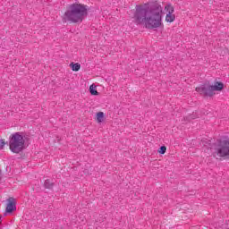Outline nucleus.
<instances>
[{"mask_svg":"<svg viewBox=\"0 0 229 229\" xmlns=\"http://www.w3.org/2000/svg\"><path fill=\"white\" fill-rule=\"evenodd\" d=\"M163 15L164 8L158 1H154L150 2L148 7L136 5L133 19L138 26L143 24L147 30H157V28H164Z\"/></svg>","mask_w":229,"mask_h":229,"instance_id":"f257e3e1","label":"nucleus"},{"mask_svg":"<svg viewBox=\"0 0 229 229\" xmlns=\"http://www.w3.org/2000/svg\"><path fill=\"white\" fill-rule=\"evenodd\" d=\"M89 16V5L85 4L73 3L70 4L63 17V22H72V24H81L85 18Z\"/></svg>","mask_w":229,"mask_h":229,"instance_id":"f03ea898","label":"nucleus"},{"mask_svg":"<svg viewBox=\"0 0 229 229\" xmlns=\"http://www.w3.org/2000/svg\"><path fill=\"white\" fill-rule=\"evenodd\" d=\"M9 149L12 153H22L26 149L24 132H14L9 138Z\"/></svg>","mask_w":229,"mask_h":229,"instance_id":"7ed1b4c3","label":"nucleus"},{"mask_svg":"<svg viewBox=\"0 0 229 229\" xmlns=\"http://www.w3.org/2000/svg\"><path fill=\"white\" fill-rule=\"evenodd\" d=\"M225 89V83L221 81H215L214 85L202 84L195 89L196 92L203 96L204 98H212L216 93L221 92Z\"/></svg>","mask_w":229,"mask_h":229,"instance_id":"20e7f679","label":"nucleus"},{"mask_svg":"<svg viewBox=\"0 0 229 229\" xmlns=\"http://www.w3.org/2000/svg\"><path fill=\"white\" fill-rule=\"evenodd\" d=\"M214 155H217L220 158H228L229 157V138L223 137L216 141L215 147Z\"/></svg>","mask_w":229,"mask_h":229,"instance_id":"39448f33","label":"nucleus"},{"mask_svg":"<svg viewBox=\"0 0 229 229\" xmlns=\"http://www.w3.org/2000/svg\"><path fill=\"white\" fill-rule=\"evenodd\" d=\"M17 210V206L15 204V199L13 198H9L8 199V204L5 208V214H13Z\"/></svg>","mask_w":229,"mask_h":229,"instance_id":"423d86ee","label":"nucleus"},{"mask_svg":"<svg viewBox=\"0 0 229 229\" xmlns=\"http://www.w3.org/2000/svg\"><path fill=\"white\" fill-rule=\"evenodd\" d=\"M44 187L45 189H48V191H53V188L55 187V182L51 179H47L44 182Z\"/></svg>","mask_w":229,"mask_h":229,"instance_id":"0eeeda50","label":"nucleus"},{"mask_svg":"<svg viewBox=\"0 0 229 229\" xmlns=\"http://www.w3.org/2000/svg\"><path fill=\"white\" fill-rule=\"evenodd\" d=\"M70 67H71L72 71L78 72V71H80V69H81V64H80V63H71Z\"/></svg>","mask_w":229,"mask_h":229,"instance_id":"6e6552de","label":"nucleus"},{"mask_svg":"<svg viewBox=\"0 0 229 229\" xmlns=\"http://www.w3.org/2000/svg\"><path fill=\"white\" fill-rule=\"evenodd\" d=\"M89 94H91V96H99V92H98L96 84H91L89 86Z\"/></svg>","mask_w":229,"mask_h":229,"instance_id":"1a4fd4ad","label":"nucleus"},{"mask_svg":"<svg viewBox=\"0 0 229 229\" xmlns=\"http://www.w3.org/2000/svg\"><path fill=\"white\" fill-rule=\"evenodd\" d=\"M175 19H176V15L172 13H166V16H165L166 22H174Z\"/></svg>","mask_w":229,"mask_h":229,"instance_id":"9d476101","label":"nucleus"},{"mask_svg":"<svg viewBox=\"0 0 229 229\" xmlns=\"http://www.w3.org/2000/svg\"><path fill=\"white\" fill-rule=\"evenodd\" d=\"M97 121L98 123H103V121H105V113L103 112L97 113Z\"/></svg>","mask_w":229,"mask_h":229,"instance_id":"9b49d317","label":"nucleus"},{"mask_svg":"<svg viewBox=\"0 0 229 229\" xmlns=\"http://www.w3.org/2000/svg\"><path fill=\"white\" fill-rule=\"evenodd\" d=\"M165 10L167 12V13H174V7H173L171 4H166L165 6Z\"/></svg>","mask_w":229,"mask_h":229,"instance_id":"f8f14e48","label":"nucleus"},{"mask_svg":"<svg viewBox=\"0 0 229 229\" xmlns=\"http://www.w3.org/2000/svg\"><path fill=\"white\" fill-rule=\"evenodd\" d=\"M165 151H167V147H165V145L161 146L157 150L160 155H165Z\"/></svg>","mask_w":229,"mask_h":229,"instance_id":"ddd939ff","label":"nucleus"},{"mask_svg":"<svg viewBox=\"0 0 229 229\" xmlns=\"http://www.w3.org/2000/svg\"><path fill=\"white\" fill-rule=\"evenodd\" d=\"M5 145H6V142H4V140H0V149H3Z\"/></svg>","mask_w":229,"mask_h":229,"instance_id":"4468645a","label":"nucleus"},{"mask_svg":"<svg viewBox=\"0 0 229 229\" xmlns=\"http://www.w3.org/2000/svg\"><path fill=\"white\" fill-rule=\"evenodd\" d=\"M211 141L210 140H202L203 146H210Z\"/></svg>","mask_w":229,"mask_h":229,"instance_id":"2eb2a0df","label":"nucleus"}]
</instances>
